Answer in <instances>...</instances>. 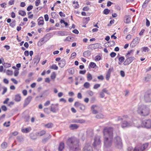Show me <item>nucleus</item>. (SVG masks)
I'll list each match as a JSON object with an SVG mask.
<instances>
[{"mask_svg": "<svg viewBox=\"0 0 151 151\" xmlns=\"http://www.w3.org/2000/svg\"><path fill=\"white\" fill-rule=\"evenodd\" d=\"M113 129L111 127H106L103 129L104 144L107 147L111 146L112 145L113 136Z\"/></svg>", "mask_w": 151, "mask_h": 151, "instance_id": "f257e3e1", "label": "nucleus"}, {"mask_svg": "<svg viewBox=\"0 0 151 151\" xmlns=\"http://www.w3.org/2000/svg\"><path fill=\"white\" fill-rule=\"evenodd\" d=\"M79 141L74 137L68 138L66 143L70 150L72 151H77L80 150Z\"/></svg>", "mask_w": 151, "mask_h": 151, "instance_id": "f03ea898", "label": "nucleus"}, {"mask_svg": "<svg viewBox=\"0 0 151 151\" xmlns=\"http://www.w3.org/2000/svg\"><path fill=\"white\" fill-rule=\"evenodd\" d=\"M137 112L141 116H146L149 114L150 110L145 106H141L138 108Z\"/></svg>", "mask_w": 151, "mask_h": 151, "instance_id": "7ed1b4c3", "label": "nucleus"}, {"mask_svg": "<svg viewBox=\"0 0 151 151\" xmlns=\"http://www.w3.org/2000/svg\"><path fill=\"white\" fill-rule=\"evenodd\" d=\"M148 145L149 144L148 143L138 145L135 147L134 151H143L147 148Z\"/></svg>", "mask_w": 151, "mask_h": 151, "instance_id": "20e7f679", "label": "nucleus"}, {"mask_svg": "<svg viewBox=\"0 0 151 151\" xmlns=\"http://www.w3.org/2000/svg\"><path fill=\"white\" fill-rule=\"evenodd\" d=\"M142 127L150 129L151 128V120L150 119H147L142 121L141 123Z\"/></svg>", "mask_w": 151, "mask_h": 151, "instance_id": "39448f33", "label": "nucleus"}, {"mask_svg": "<svg viewBox=\"0 0 151 151\" xmlns=\"http://www.w3.org/2000/svg\"><path fill=\"white\" fill-rule=\"evenodd\" d=\"M114 144L115 146L118 148H119L122 146V139L119 137L117 136L115 138Z\"/></svg>", "mask_w": 151, "mask_h": 151, "instance_id": "423d86ee", "label": "nucleus"}, {"mask_svg": "<svg viewBox=\"0 0 151 151\" xmlns=\"http://www.w3.org/2000/svg\"><path fill=\"white\" fill-rule=\"evenodd\" d=\"M135 59L134 57L133 56L127 57L124 62V64L125 65H129Z\"/></svg>", "mask_w": 151, "mask_h": 151, "instance_id": "0eeeda50", "label": "nucleus"}, {"mask_svg": "<svg viewBox=\"0 0 151 151\" xmlns=\"http://www.w3.org/2000/svg\"><path fill=\"white\" fill-rule=\"evenodd\" d=\"M58 107V104H52L50 106V111L53 113H55L56 111L59 109Z\"/></svg>", "mask_w": 151, "mask_h": 151, "instance_id": "6e6552de", "label": "nucleus"}, {"mask_svg": "<svg viewBox=\"0 0 151 151\" xmlns=\"http://www.w3.org/2000/svg\"><path fill=\"white\" fill-rule=\"evenodd\" d=\"M140 39L138 37H137L134 39L132 41L130 45L132 47L136 46L139 42Z\"/></svg>", "mask_w": 151, "mask_h": 151, "instance_id": "1a4fd4ad", "label": "nucleus"}, {"mask_svg": "<svg viewBox=\"0 0 151 151\" xmlns=\"http://www.w3.org/2000/svg\"><path fill=\"white\" fill-rule=\"evenodd\" d=\"M131 126V124L130 123L126 121L122 122L121 124V127L122 128L129 127Z\"/></svg>", "mask_w": 151, "mask_h": 151, "instance_id": "9d476101", "label": "nucleus"}, {"mask_svg": "<svg viewBox=\"0 0 151 151\" xmlns=\"http://www.w3.org/2000/svg\"><path fill=\"white\" fill-rule=\"evenodd\" d=\"M101 141L100 138L99 137H97L95 138L94 141L93 143V145L95 146L99 145L101 144Z\"/></svg>", "mask_w": 151, "mask_h": 151, "instance_id": "9b49d317", "label": "nucleus"}, {"mask_svg": "<svg viewBox=\"0 0 151 151\" xmlns=\"http://www.w3.org/2000/svg\"><path fill=\"white\" fill-rule=\"evenodd\" d=\"M38 25L39 26H42L44 25V22L42 17H40L37 19Z\"/></svg>", "mask_w": 151, "mask_h": 151, "instance_id": "f8f14e48", "label": "nucleus"}, {"mask_svg": "<svg viewBox=\"0 0 151 151\" xmlns=\"http://www.w3.org/2000/svg\"><path fill=\"white\" fill-rule=\"evenodd\" d=\"M65 147V144L63 142H60L59 144L58 150L59 151H62V150L64 149Z\"/></svg>", "mask_w": 151, "mask_h": 151, "instance_id": "ddd939ff", "label": "nucleus"}, {"mask_svg": "<svg viewBox=\"0 0 151 151\" xmlns=\"http://www.w3.org/2000/svg\"><path fill=\"white\" fill-rule=\"evenodd\" d=\"M21 97L20 94H17L15 96L14 100L16 102H19L21 100Z\"/></svg>", "mask_w": 151, "mask_h": 151, "instance_id": "4468645a", "label": "nucleus"}, {"mask_svg": "<svg viewBox=\"0 0 151 151\" xmlns=\"http://www.w3.org/2000/svg\"><path fill=\"white\" fill-rule=\"evenodd\" d=\"M32 98L31 96H29L26 98L25 101V104L26 105H28L30 102Z\"/></svg>", "mask_w": 151, "mask_h": 151, "instance_id": "2eb2a0df", "label": "nucleus"}, {"mask_svg": "<svg viewBox=\"0 0 151 151\" xmlns=\"http://www.w3.org/2000/svg\"><path fill=\"white\" fill-rule=\"evenodd\" d=\"M31 130V128L30 127L23 129H22V132L24 133H27L29 132Z\"/></svg>", "mask_w": 151, "mask_h": 151, "instance_id": "dca6fc26", "label": "nucleus"}, {"mask_svg": "<svg viewBox=\"0 0 151 151\" xmlns=\"http://www.w3.org/2000/svg\"><path fill=\"white\" fill-rule=\"evenodd\" d=\"M97 107L96 105H93L91 106V109L92 111V113L94 114H96L98 113V111L95 109V108Z\"/></svg>", "mask_w": 151, "mask_h": 151, "instance_id": "f3484780", "label": "nucleus"}, {"mask_svg": "<svg viewBox=\"0 0 151 151\" xmlns=\"http://www.w3.org/2000/svg\"><path fill=\"white\" fill-rule=\"evenodd\" d=\"M59 66L61 68L63 67L65 64V60H62L58 63Z\"/></svg>", "mask_w": 151, "mask_h": 151, "instance_id": "a211bd4d", "label": "nucleus"}, {"mask_svg": "<svg viewBox=\"0 0 151 151\" xmlns=\"http://www.w3.org/2000/svg\"><path fill=\"white\" fill-rule=\"evenodd\" d=\"M69 127L71 129L74 130L77 129L78 127V126L76 124H71L69 126Z\"/></svg>", "mask_w": 151, "mask_h": 151, "instance_id": "6ab92c4d", "label": "nucleus"}, {"mask_svg": "<svg viewBox=\"0 0 151 151\" xmlns=\"http://www.w3.org/2000/svg\"><path fill=\"white\" fill-rule=\"evenodd\" d=\"M83 56L84 57H87L90 56L91 55V53L90 51L87 50L84 51L83 53Z\"/></svg>", "mask_w": 151, "mask_h": 151, "instance_id": "aec40b11", "label": "nucleus"}, {"mask_svg": "<svg viewBox=\"0 0 151 151\" xmlns=\"http://www.w3.org/2000/svg\"><path fill=\"white\" fill-rule=\"evenodd\" d=\"M125 58L124 57L122 56L119 58L118 60H119V62L118 64L119 65H121L122 63L124 62V61Z\"/></svg>", "mask_w": 151, "mask_h": 151, "instance_id": "412c9836", "label": "nucleus"}, {"mask_svg": "<svg viewBox=\"0 0 151 151\" xmlns=\"http://www.w3.org/2000/svg\"><path fill=\"white\" fill-rule=\"evenodd\" d=\"M96 66V64L93 62H91L88 66V68H95Z\"/></svg>", "mask_w": 151, "mask_h": 151, "instance_id": "4be33fe9", "label": "nucleus"}, {"mask_svg": "<svg viewBox=\"0 0 151 151\" xmlns=\"http://www.w3.org/2000/svg\"><path fill=\"white\" fill-rule=\"evenodd\" d=\"M150 1V0H145L142 5V7L143 8H145Z\"/></svg>", "mask_w": 151, "mask_h": 151, "instance_id": "5701e85b", "label": "nucleus"}, {"mask_svg": "<svg viewBox=\"0 0 151 151\" xmlns=\"http://www.w3.org/2000/svg\"><path fill=\"white\" fill-rule=\"evenodd\" d=\"M87 78L88 81H91L92 79V75L89 73H88L87 75Z\"/></svg>", "mask_w": 151, "mask_h": 151, "instance_id": "b1692460", "label": "nucleus"}, {"mask_svg": "<svg viewBox=\"0 0 151 151\" xmlns=\"http://www.w3.org/2000/svg\"><path fill=\"white\" fill-rule=\"evenodd\" d=\"M46 133V131L45 130H42L40 132H38L37 133L38 136H41L45 134Z\"/></svg>", "mask_w": 151, "mask_h": 151, "instance_id": "393cba45", "label": "nucleus"}, {"mask_svg": "<svg viewBox=\"0 0 151 151\" xmlns=\"http://www.w3.org/2000/svg\"><path fill=\"white\" fill-rule=\"evenodd\" d=\"M53 124L52 123H49L45 125V127L48 128H51L52 127Z\"/></svg>", "mask_w": 151, "mask_h": 151, "instance_id": "a878e982", "label": "nucleus"}, {"mask_svg": "<svg viewBox=\"0 0 151 151\" xmlns=\"http://www.w3.org/2000/svg\"><path fill=\"white\" fill-rule=\"evenodd\" d=\"M18 13L19 15L22 16H24L26 15L25 12L23 10H19V11Z\"/></svg>", "mask_w": 151, "mask_h": 151, "instance_id": "bb28decb", "label": "nucleus"}, {"mask_svg": "<svg viewBox=\"0 0 151 151\" xmlns=\"http://www.w3.org/2000/svg\"><path fill=\"white\" fill-rule=\"evenodd\" d=\"M50 68L55 70H57L58 67L56 65L54 64L50 66Z\"/></svg>", "mask_w": 151, "mask_h": 151, "instance_id": "cd10ccee", "label": "nucleus"}, {"mask_svg": "<svg viewBox=\"0 0 151 151\" xmlns=\"http://www.w3.org/2000/svg\"><path fill=\"white\" fill-rule=\"evenodd\" d=\"M51 15L52 17L54 19L57 18L58 16V15L54 12H52L51 14Z\"/></svg>", "mask_w": 151, "mask_h": 151, "instance_id": "c85d7f7f", "label": "nucleus"}, {"mask_svg": "<svg viewBox=\"0 0 151 151\" xmlns=\"http://www.w3.org/2000/svg\"><path fill=\"white\" fill-rule=\"evenodd\" d=\"M90 84L88 82H85L83 85L84 87L86 88H89L90 87Z\"/></svg>", "mask_w": 151, "mask_h": 151, "instance_id": "c756f323", "label": "nucleus"}, {"mask_svg": "<svg viewBox=\"0 0 151 151\" xmlns=\"http://www.w3.org/2000/svg\"><path fill=\"white\" fill-rule=\"evenodd\" d=\"M73 6L75 9L78 8L79 7V5L77 1H74L73 2Z\"/></svg>", "mask_w": 151, "mask_h": 151, "instance_id": "7c9ffc66", "label": "nucleus"}, {"mask_svg": "<svg viewBox=\"0 0 151 151\" xmlns=\"http://www.w3.org/2000/svg\"><path fill=\"white\" fill-rule=\"evenodd\" d=\"M1 146V147L2 148L5 149L7 147V144L6 142H4L2 143Z\"/></svg>", "mask_w": 151, "mask_h": 151, "instance_id": "2f4dec72", "label": "nucleus"}, {"mask_svg": "<svg viewBox=\"0 0 151 151\" xmlns=\"http://www.w3.org/2000/svg\"><path fill=\"white\" fill-rule=\"evenodd\" d=\"M6 74L7 75L9 76H12L13 75V71L10 70H8L6 71Z\"/></svg>", "mask_w": 151, "mask_h": 151, "instance_id": "473e14b6", "label": "nucleus"}, {"mask_svg": "<svg viewBox=\"0 0 151 151\" xmlns=\"http://www.w3.org/2000/svg\"><path fill=\"white\" fill-rule=\"evenodd\" d=\"M16 25V21L14 20L11 23L9 24L10 26L12 27L13 28Z\"/></svg>", "mask_w": 151, "mask_h": 151, "instance_id": "72a5a7b5", "label": "nucleus"}, {"mask_svg": "<svg viewBox=\"0 0 151 151\" xmlns=\"http://www.w3.org/2000/svg\"><path fill=\"white\" fill-rule=\"evenodd\" d=\"M44 112L47 114H49L50 113V111L48 108H45L43 109Z\"/></svg>", "mask_w": 151, "mask_h": 151, "instance_id": "f704fd0d", "label": "nucleus"}, {"mask_svg": "<svg viewBox=\"0 0 151 151\" xmlns=\"http://www.w3.org/2000/svg\"><path fill=\"white\" fill-rule=\"evenodd\" d=\"M110 12V10L107 9H104V11H103V13L104 14L107 15Z\"/></svg>", "mask_w": 151, "mask_h": 151, "instance_id": "c9c22d12", "label": "nucleus"}, {"mask_svg": "<svg viewBox=\"0 0 151 151\" xmlns=\"http://www.w3.org/2000/svg\"><path fill=\"white\" fill-rule=\"evenodd\" d=\"M81 104L79 102L76 101L75 102L74 106L76 107H79Z\"/></svg>", "mask_w": 151, "mask_h": 151, "instance_id": "e433bc0d", "label": "nucleus"}, {"mask_svg": "<svg viewBox=\"0 0 151 151\" xmlns=\"http://www.w3.org/2000/svg\"><path fill=\"white\" fill-rule=\"evenodd\" d=\"M56 75L55 73V72H53L50 76V78L51 79L54 80L56 78Z\"/></svg>", "mask_w": 151, "mask_h": 151, "instance_id": "4c0bfd02", "label": "nucleus"}, {"mask_svg": "<svg viewBox=\"0 0 151 151\" xmlns=\"http://www.w3.org/2000/svg\"><path fill=\"white\" fill-rule=\"evenodd\" d=\"M103 116L102 114H99L96 116V117L97 119H101L103 118Z\"/></svg>", "mask_w": 151, "mask_h": 151, "instance_id": "58836bf2", "label": "nucleus"}, {"mask_svg": "<svg viewBox=\"0 0 151 151\" xmlns=\"http://www.w3.org/2000/svg\"><path fill=\"white\" fill-rule=\"evenodd\" d=\"M101 56L100 55H97L95 57V60L96 61H99L101 59Z\"/></svg>", "mask_w": 151, "mask_h": 151, "instance_id": "ea45409f", "label": "nucleus"}, {"mask_svg": "<svg viewBox=\"0 0 151 151\" xmlns=\"http://www.w3.org/2000/svg\"><path fill=\"white\" fill-rule=\"evenodd\" d=\"M101 86L100 84H98V83H96L95 84L93 87V88L94 89H97L98 88H99Z\"/></svg>", "mask_w": 151, "mask_h": 151, "instance_id": "a19ab883", "label": "nucleus"}, {"mask_svg": "<svg viewBox=\"0 0 151 151\" xmlns=\"http://www.w3.org/2000/svg\"><path fill=\"white\" fill-rule=\"evenodd\" d=\"M11 80L12 82L15 84H17L18 83V81L14 78H11Z\"/></svg>", "mask_w": 151, "mask_h": 151, "instance_id": "79ce46f5", "label": "nucleus"}, {"mask_svg": "<svg viewBox=\"0 0 151 151\" xmlns=\"http://www.w3.org/2000/svg\"><path fill=\"white\" fill-rule=\"evenodd\" d=\"M3 92L2 93V95L4 94L7 91V88L6 87H3Z\"/></svg>", "mask_w": 151, "mask_h": 151, "instance_id": "37998d69", "label": "nucleus"}, {"mask_svg": "<svg viewBox=\"0 0 151 151\" xmlns=\"http://www.w3.org/2000/svg\"><path fill=\"white\" fill-rule=\"evenodd\" d=\"M143 51L144 52H148L149 50V48L147 47H144L142 48Z\"/></svg>", "mask_w": 151, "mask_h": 151, "instance_id": "c03bdc74", "label": "nucleus"}, {"mask_svg": "<svg viewBox=\"0 0 151 151\" xmlns=\"http://www.w3.org/2000/svg\"><path fill=\"white\" fill-rule=\"evenodd\" d=\"M79 107L80 109L82 110H84L85 109V106L82 104H81Z\"/></svg>", "mask_w": 151, "mask_h": 151, "instance_id": "a18cd8bd", "label": "nucleus"}, {"mask_svg": "<svg viewBox=\"0 0 151 151\" xmlns=\"http://www.w3.org/2000/svg\"><path fill=\"white\" fill-rule=\"evenodd\" d=\"M4 65V67L6 68H9L11 66V64L9 63H5Z\"/></svg>", "mask_w": 151, "mask_h": 151, "instance_id": "49530a36", "label": "nucleus"}, {"mask_svg": "<svg viewBox=\"0 0 151 151\" xmlns=\"http://www.w3.org/2000/svg\"><path fill=\"white\" fill-rule=\"evenodd\" d=\"M97 78L99 80L103 81L104 80V76L102 75H101L99 76H97Z\"/></svg>", "mask_w": 151, "mask_h": 151, "instance_id": "de8ad7c7", "label": "nucleus"}, {"mask_svg": "<svg viewBox=\"0 0 151 151\" xmlns=\"http://www.w3.org/2000/svg\"><path fill=\"white\" fill-rule=\"evenodd\" d=\"M44 44L43 40L39 41L37 43V45L39 46H40Z\"/></svg>", "mask_w": 151, "mask_h": 151, "instance_id": "09e8293b", "label": "nucleus"}, {"mask_svg": "<svg viewBox=\"0 0 151 151\" xmlns=\"http://www.w3.org/2000/svg\"><path fill=\"white\" fill-rule=\"evenodd\" d=\"M109 45L111 46H114L115 45V42L113 40L110 41L109 42Z\"/></svg>", "mask_w": 151, "mask_h": 151, "instance_id": "8fccbe9b", "label": "nucleus"}, {"mask_svg": "<svg viewBox=\"0 0 151 151\" xmlns=\"http://www.w3.org/2000/svg\"><path fill=\"white\" fill-rule=\"evenodd\" d=\"M40 3V0H36L35 1V5L36 6H38Z\"/></svg>", "mask_w": 151, "mask_h": 151, "instance_id": "3c124183", "label": "nucleus"}, {"mask_svg": "<svg viewBox=\"0 0 151 151\" xmlns=\"http://www.w3.org/2000/svg\"><path fill=\"white\" fill-rule=\"evenodd\" d=\"M76 55V52H73L72 53V54H71V56H70V58H71L72 59H73L75 57Z\"/></svg>", "mask_w": 151, "mask_h": 151, "instance_id": "603ef678", "label": "nucleus"}, {"mask_svg": "<svg viewBox=\"0 0 151 151\" xmlns=\"http://www.w3.org/2000/svg\"><path fill=\"white\" fill-rule=\"evenodd\" d=\"M51 136L50 134H49L48 137L47 138H45L42 140L43 142H46L49 139L51 138Z\"/></svg>", "mask_w": 151, "mask_h": 151, "instance_id": "864d4df0", "label": "nucleus"}, {"mask_svg": "<svg viewBox=\"0 0 151 151\" xmlns=\"http://www.w3.org/2000/svg\"><path fill=\"white\" fill-rule=\"evenodd\" d=\"M10 122L9 121L8 122H5L4 124V125L6 127H8L10 126Z\"/></svg>", "mask_w": 151, "mask_h": 151, "instance_id": "5fc2aeb1", "label": "nucleus"}, {"mask_svg": "<svg viewBox=\"0 0 151 151\" xmlns=\"http://www.w3.org/2000/svg\"><path fill=\"white\" fill-rule=\"evenodd\" d=\"M33 8V6L32 5L29 6L27 8V11H29L32 9Z\"/></svg>", "mask_w": 151, "mask_h": 151, "instance_id": "6e6d98bb", "label": "nucleus"}, {"mask_svg": "<svg viewBox=\"0 0 151 151\" xmlns=\"http://www.w3.org/2000/svg\"><path fill=\"white\" fill-rule=\"evenodd\" d=\"M133 53V50H131L129 51H128V52L127 53V54L126 55V56H129V55L132 54Z\"/></svg>", "mask_w": 151, "mask_h": 151, "instance_id": "4d7b16f0", "label": "nucleus"}, {"mask_svg": "<svg viewBox=\"0 0 151 151\" xmlns=\"http://www.w3.org/2000/svg\"><path fill=\"white\" fill-rule=\"evenodd\" d=\"M44 18L46 21L47 22L48 21L49 18L48 15L47 14H45L44 15Z\"/></svg>", "mask_w": 151, "mask_h": 151, "instance_id": "13d9d810", "label": "nucleus"}, {"mask_svg": "<svg viewBox=\"0 0 151 151\" xmlns=\"http://www.w3.org/2000/svg\"><path fill=\"white\" fill-rule=\"evenodd\" d=\"M50 104V101H47L44 104L45 106H49Z\"/></svg>", "mask_w": 151, "mask_h": 151, "instance_id": "bf43d9fd", "label": "nucleus"}, {"mask_svg": "<svg viewBox=\"0 0 151 151\" xmlns=\"http://www.w3.org/2000/svg\"><path fill=\"white\" fill-rule=\"evenodd\" d=\"M19 72L18 70H15L14 73V76H17L19 74Z\"/></svg>", "mask_w": 151, "mask_h": 151, "instance_id": "052dcab7", "label": "nucleus"}, {"mask_svg": "<svg viewBox=\"0 0 151 151\" xmlns=\"http://www.w3.org/2000/svg\"><path fill=\"white\" fill-rule=\"evenodd\" d=\"M116 53L114 52H111L110 54V55L111 58H114L116 55Z\"/></svg>", "mask_w": 151, "mask_h": 151, "instance_id": "680f3d73", "label": "nucleus"}, {"mask_svg": "<svg viewBox=\"0 0 151 151\" xmlns=\"http://www.w3.org/2000/svg\"><path fill=\"white\" fill-rule=\"evenodd\" d=\"M2 109L4 111H6L7 110V109L6 106L4 105H3L1 107Z\"/></svg>", "mask_w": 151, "mask_h": 151, "instance_id": "e2e57ef3", "label": "nucleus"}, {"mask_svg": "<svg viewBox=\"0 0 151 151\" xmlns=\"http://www.w3.org/2000/svg\"><path fill=\"white\" fill-rule=\"evenodd\" d=\"M14 0H11L9 2L8 4L9 5H11L14 4Z\"/></svg>", "mask_w": 151, "mask_h": 151, "instance_id": "0e129e2a", "label": "nucleus"}, {"mask_svg": "<svg viewBox=\"0 0 151 151\" xmlns=\"http://www.w3.org/2000/svg\"><path fill=\"white\" fill-rule=\"evenodd\" d=\"M100 95L101 98H104L105 96L104 93L101 91L100 93Z\"/></svg>", "mask_w": 151, "mask_h": 151, "instance_id": "69168bd1", "label": "nucleus"}, {"mask_svg": "<svg viewBox=\"0 0 151 151\" xmlns=\"http://www.w3.org/2000/svg\"><path fill=\"white\" fill-rule=\"evenodd\" d=\"M68 94L69 96H73L74 95V93L72 91H70L68 92Z\"/></svg>", "mask_w": 151, "mask_h": 151, "instance_id": "338daca9", "label": "nucleus"}, {"mask_svg": "<svg viewBox=\"0 0 151 151\" xmlns=\"http://www.w3.org/2000/svg\"><path fill=\"white\" fill-rule=\"evenodd\" d=\"M11 17L12 18H14L15 17V13L14 12H12L11 13Z\"/></svg>", "mask_w": 151, "mask_h": 151, "instance_id": "774afa93", "label": "nucleus"}]
</instances>
